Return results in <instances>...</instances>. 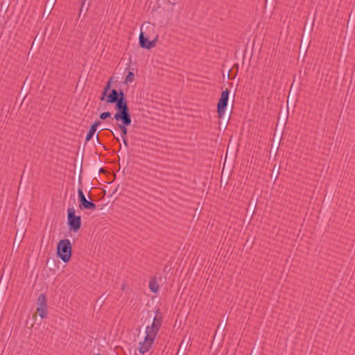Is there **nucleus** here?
Returning a JSON list of instances; mask_svg holds the SVG:
<instances>
[{"label":"nucleus","mask_w":355,"mask_h":355,"mask_svg":"<svg viewBox=\"0 0 355 355\" xmlns=\"http://www.w3.org/2000/svg\"><path fill=\"white\" fill-rule=\"evenodd\" d=\"M229 94L230 90L228 89H226L225 90L222 92L220 98H219L217 105V112L219 117H222L225 114L226 107L227 105Z\"/></svg>","instance_id":"5"},{"label":"nucleus","mask_w":355,"mask_h":355,"mask_svg":"<svg viewBox=\"0 0 355 355\" xmlns=\"http://www.w3.org/2000/svg\"><path fill=\"white\" fill-rule=\"evenodd\" d=\"M135 75L134 73L132 71H129L128 75L126 76L125 78V82L126 83H132L134 80Z\"/></svg>","instance_id":"14"},{"label":"nucleus","mask_w":355,"mask_h":355,"mask_svg":"<svg viewBox=\"0 0 355 355\" xmlns=\"http://www.w3.org/2000/svg\"><path fill=\"white\" fill-rule=\"evenodd\" d=\"M98 125H99V122H98V123H95L94 124H93V125L90 127V128H89V131H88V132H87V135H86V137H85V140H86L87 141H88L89 140H90V139L92 138V137L94 136V133H95V132H96V127H97Z\"/></svg>","instance_id":"12"},{"label":"nucleus","mask_w":355,"mask_h":355,"mask_svg":"<svg viewBox=\"0 0 355 355\" xmlns=\"http://www.w3.org/2000/svg\"><path fill=\"white\" fill-rule=\"evenodd\" d=\"M162 322V317L160 314H159V315H155L154 317L152 324H155L156 326L161 328Z\"/></svg>","instance_id":"13"},{"label":"nucleus","mask_w":355,"mask_h":355,"mask_svg":"<svg viewBox=\"0 0 355 355\" xmlns=\"http://www.w3.org/2000/svg\"><path fill=\"white\" fill-rule=\"evenodd\" d=\"M160 328L156 326L155 324H151L146 327L145 334L146 336L153 338L155 340V338L159 331Z\"/></svg>","instance_id":"10"},{"label":"nucleus","mask_w":355,"mask_h":355,"mask_svg":"<svg viewBox=\"0 0 355 355\" xmlns=\"http://www.w3.org/2000/svg\"><path fill=\"white\" fill-rule=\"evenodd\" d=\"M112 103L114 104L116 112L114 118L121 132V137L126 145L125 136L127 126L131 124L132 119L125 94L122 90L112 89Z\"/></svg>","instance_id":"1"},{"label":"nucleus","mask_w":355,"mask_h":355,"mask_svg":"<svg viewBox=\"0 0 355 355\" xmlns=\"http://www.w3.org/2000/svg\"><path fill=\"white\" fill-rule=\"evenodd\" d=\"M67 214L68 224L71 230H73L74 232L78 231L81 226L80 216H76V211L73 207L68 208Z\"/></svg>","instance_id":"3"},{"label":"nucleus","mask_w":355,"mask_h":355,"mask_svg":"<svg viewBox=\"0 0 355 355\" xmlns=\"http://www.w3.org/2000/svg\"><path fill=\"white\" fill-rule=\"evenodd\" d=\"M148 286H149L150 290L153 293H158V291L159 290V284H158V282L157 281V278L155 277H153L150 280Z\"/></svg>","instance_id":"11"},{"label":"nucleus","mask_w":355,"mask_h":355,"mask_svg":"<svg viewBox=\"0 0 355 355\" xmlns=\"http://www.w3.org/2000/svg\"><path fill=\"white\" fill-rule=\"evenodd\" d=\"M104 108V105L101 103L98 107V110H103Z\"/></svg>","instance_id":"16"},{"label":"nucleus","mask_w":355,"mask_h":355,"mask_svg":"<svg viewBox=\"0 0 355 355\" xmlns=\"http://www.w3.org/2000/svg\"><path fill=\"white\" fill-rule=\"evenodd\" d=\"M139 43L141 48L150 49L156 45V41H150L147 37L144 36V34L141 31L139 37Z\"/></svg>","instance_id":"8"},{"label":"nucleus","mask_w":355,"mask_h":355,"mask_svg":"<svg viewBox=\"0 0 355 355\" xmlns=\"http://www.w3.org/2000/svg\"><path fill=\"white\" fill-rule=\"evenodd\" d=\"M111 87V78H110L107 82L106 86L104 89V91L101 96V101L102 102L105 101L107 103H111V92L110 89Z\"/></svg>","instance_id":"9"},{"label":"nucleus","mask_w":355,"mask_h":355,"mask_svg":"<svg viewBox=\"0 0 355 355\" xmlns=\"http://www.w3.org/2000/svg\"><path fill=\"white\" fill-rule=\"evenodd\" d=\"M155 342V339L145 336L142 342H140L137 348L138 352L141 354H144L150 351Z\"/></svg>","instance_id":"7"},{"label":"nucleus","mask_w":355,"mask_h":355,"mask_svg":"<svg viewBox=\"0 0 355 355\" xmlns=\"http://www.w3.org/2000/svg\"><path fill=\"white\" fill-rule=\"evenodd\" d=\"M37 312L42 319H44L48 315L47 300L45 294L42 293L39 295L37 301Z\"/></svg>","instance_id":"4"},{"label":"nucleus","mask_w":355,"mask_h":355,"mask_svg":"<svg viewBox=\"0 0 355 355\" xmlns=\"http://www.w3.org/2000/svg\"><path fill=\"white\" fill-rule=\"evenodd\" d=\"M78 197L80 202L78 207L80 209H96V205L93 202L87 200L82 189L80 188L78 189Z\"/></svg>","instance_id":"6"},{"label":"nucleus","mask_w":355,"mask_h":355,"mask_svg":"<svg viewBox=\"0 0 355 355\" xmlns=\"http://www.w3.org/2000/svg\"><path fill=\"white\" fill-rule=\"evenodd\" d=\"M57 254L63 262L67 263L69 261L71 256V245L69 239H62L59 241Z\"/></svg>","instance_id":"2"},{"label":"nucleus","mask_w":355,"mask_h":355,"mask_svg":"<svg viewBox=\"0 0 355 355\" xmlns=\"http://www.w3.org/2000/svg\"><path fill=\"white\" fill-rule=\"evenodd\" d=\"M110 116H111V112H103V113L101 114L100 119H105L107 117H110Z\"/></svg>","instance_id":"15"},{"label":"nucleus","mask_w":355,"mask_h":355,"mask_svg":"<svg viewBox=\"0 0 355 355\" xmlns=\"http://www.w3.org/2000/svg\"><path fill=\"white\" fill-rule=\"evenodd\" d=\"M125 284H123V285L122 286V288H123V290H124V289H125Z\"/></svg>","instance_id":"18"},{"label":"nucleus","mask_w":355,"mask_h":355,"mask_svg":"<svg viewBox=\"0 0 355 355\" xmlns=\"http://www.w3.org/2000/svg\"><path fill=\"white\" fill-rule=\"evenodd\" d=\"M114 178H115V174L114 173V172H112V182H114Z\"/></svg>","instance_id":"17"}]
</instances>
